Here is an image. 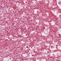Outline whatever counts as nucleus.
Here are the masks:
<instances>
[{
  "instance_id": "nucleus-1",
  "label": "nucleus",
  "mask_w": 61,
  "mask_h": 61,
  "mask_svg": "<svg viewBox=\"0 0 61 61\" xmlns=\"http://www.w3.org/2000/svg\"><path fill=\"white\" fill-rule=\"evenodd\" d=\"M22 60H24V59H22Z\"/></svg>"
},
{
  "instance_id": "nucleus-5",
  "label": "nucleus",
  "mask_w": 61,
  "mask_h": 61,
  "mask_svg": "<svg viewBox=\"0 0 61 61\" xmlns=\"http://www.w3.org/2000/svg\"><path fill=\"white\" fill-rule=\"evenodd\" d=\"M16 54H17V53H16Z\"/></svg>"
},
{
  "instance_id": "nucleus-4",
  "label": "nucleus",
  "mask_w": 61,
  "mask_h": 61,
  "mask_svg": "<svg viewBox=\"0 0 61 61\" xmlns=\"http://www.w3.org/2000/svg\"><path fill=\"white\" fill-rule=\"evenodd\" d=\"M1 7H2V6H1Z\"/></svg>"
},
{
  "instance_id": "nucleus-2",
  "label": "nucleus",
  "mask_w": 61,
  "mask_h": 61,
  "mask_svg": "<svg viewBox=\"0 0 61 61\" xmlns=\"http://www.w3.org/2000/svg\"><path fill=\"white\" fill-rule=\"evenodd\" d=\"M28 46H26V48H28Z\"/></svg>"
},
{
  "instance_id": "nucleus-3",
  "label": "nucleus",
  "mask_w": 61,
  "mask_h": 61,
  "mask_svg": "<svg viewBox=\"0 0 61 61\" xmlns=\"http://www.w3.org/2000/svg\"><path fill=\"white\" fill-rule=\"evenodd\" d=\"M49 52H48V53H49Z\"/></svg>"
}]
</instances>
